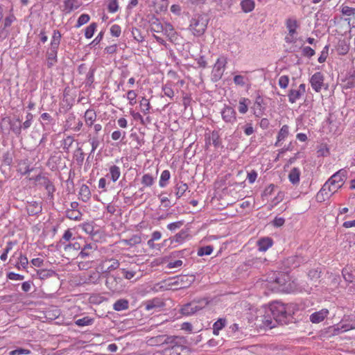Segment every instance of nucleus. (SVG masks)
<instances>
[{
    "instance_id": "864d4df0",
    "label": "nucleus",
    "mask_w": 355,
    "mask_h": 355,
    "mask_svg": "<svg viewBox=\"0 0 355 355\" xmlns=\"http://www.w3.org/2000/svg\"><path fill=\"white\" fill-rule=\"evenodd\" d=\"M110 33L113 37H119L121 33V26L118 24H114L110 28Z\"/></svg>"
},
{
    "instance_id": "ea45409f",
    "label": "nucleus",
    "mask_w": 355,
    "mask_h": 355,
    "mask_svg": "<svg viewBox=\"0 0 355 355\" xmlns=\"http://www.w3.org/2000/svg\"><path fill=\"white\" fill-rule=\"evenodd\" d=\"M171 178V173L168 170H164L162 171L160 179L159 182V184L160 187H165L167 184V182Z\"/></svg>"
},
{
    "instance_id": "a878e982",
    "label": "nucleus",
    "mask_w": 355,
    "mask_h": 355,
    "mask_svg": "<svg viewBox=\"0 0 355 355\" xmlns=\"http://www.w3.org/2000/svg\"><path fill=\"white\" fill-rule=\"evenodd\" d=\"M301 171L299 168L294 167L288 174V180L293 184H297L300 180Z\"/></svg>"
},
{
    "instance_id": "79ce46f5",
    "label": "nucleus",
    "mask_w": 355,
    "mask_h": 355,
    "mask_svg": "<svg viewBox=\"0 0 355 355\" xmlns=\"http://www.w3.org/2000/svg\"><path fill=\"white\" fill-rule=\"evenodd\" d=\"M189 237V234L187 230H181L179 233L176 234L173 240L178 243H183L185 240Z\"/></svg>"
},
{
    "instance_id": "9d476101",
    "label": "nucleus",
    "mask_w": 355,
    "mask_h": 355,
    "mask_svg": "<svg viewBox=\"0 0 355 355\" xmlns=\"http://www.w3.org/2000/svg\"><path fill=\"white\" fill-rule=\"evenodd\" d=\"M143 306H145V309L148 311H158L165 306V302L162 297H154L144 302Z\"/></svg>"
},
{
    "instance_id": "58836bf2",
    "label": "nucleus",
    "mask_w": 355,
    "mask_h": 355,
    "mask_svg": "<svg viewBox=\"0 0 355 355\" xmlns=\"http://www.w3.org/2000/svg\"><path fill=\"white\" fill-rule=\"evenodd\" d=\"M109 171L111 180L114 182L117 181L121 175L120 168L116 165H113L110 167Z\"/></svg>"
},
{
    "instance_id": "09e8293b",
    "label": "nucleus",
    "mask_w": 355,
    "mask_h": 355,
    "mask_svg": "<svg viewBox=\"0 0 355 355\" xmlns=\"http://www.w3.org/2000/svg\"><path fill=\"white\" fill-rule=\"evenodd\" d=\"M171 335H167V334H162V335H159L156 337H154V338H151V341H155V343H159L160 345L162 346V348H164V343H165V341L164 340L166 339V338H169Z\"/></svg>"
},
{
    "instance_id": "052dcab7",
    "label": "nucleus",
    "mask_w": 355,
    "mask_h": 355,
    "mask_svg": "<svg viewBox=\"0 0 355 355\" xmlns=\"http://www.w3.org/2000/svg\"><path fill=\"white\" fill-rule=\"evenodd\" d=\"M15 20V17L13 15H10L6 17L3 21V28H6L11 26L12 23Z\"/></svg>"
},
{
    "instance_id": "9b49d317",
    "label": "nucleus",
    "mask_w": 355,
    "mask_h": 355,
    "mask_svg": "<svg viewBox=\"0 0 355 355\" xmlns=\"http://www.w3.org/2000/svg\"><path fill=\"white\" fill-rule=\"evenodd\" d=\"M306 93V85L300 84L296 88H291L288 94V101L291 103H295Z\"/></svg>"
},
{
    "instance_id": "a18cd8bd",
    "label": "nucleus",
    "mask_w": 355,
    "mask_h": 355,
    "mask_svg": "<svg viewBox=\"0 0 355 355\" xmlns=\"http://www.w3.org/2000/svg\"><path fill=\"white\" fill-rule=\"evenodd\" d=\"M119 9V2L117 0H109L107 3V10L110 13H115Z\"/></svg>"
},
{
    "instance_id": "393cba45",
    "label": "nucleus",
    "mask_w": 355,
    "mask_h": 355,
    "mask_svg": "<svg viewBox=\"0 0 355 355\" xmlns=\"http://www.w3.org/2000/svg\"><path fill=\"white\" fill-rule=\"evenodd\" d=\"M61 40V34L58 30H54L52 39L51 41L50 50H55L58 51Z\"/></svg>"
},
{
    "instance_id": "1a4fd4ad",
    "label": "nucleus",
    "mask_w": 355,
    "mask_h": 355,
    "mask_svg": "<svg viewBox=\"0 0 355 355\" xmlns=\"http://www.w3.org/2000/svg\"><path fill=\"white\" fill-rule=\"evenodd\" d=\"M119 266V262L115 259H105L103 261L97 268L98 272L101 273L110 272Z\"/></svg>"
},
{
    "instance_id": "e433bc0d",
    "label": "nucleus",
    "mask_w": 355,
    "mask_h": 355,
    "mask_svg": "<svg viewBox=\"0 0 355 355\" xmlns=\"http://www.w3.org/2000/svg\"><path fill=\"white\" fill-rule=\"evenodd\" d=\"M250 101L247 98H241L239 102L238 110L241 114H245L248 110Z\"/></svg>"
},
{
    "instance_id": "473e14b6",
    "label": "nucleus",
    "mask_w": 355,
    "mask_h": 355,
    "mask_svg": "<svg viewBox=\"0 0 355 355\" xmlns=\"http://www.w3.org/2000/svg\"><path fill=\"white\" fill-rule=\"evenodd\" d=\"M58 51L55 50H49L47 52L46 64L49 68L52 67L57 62Z\"/></svg>"
},
{
    "instance_id": "72a5a7b5",
    "label": "nucleus",
    "mask_w": 355,
    "mask_h": 355,
    "mask_svg": "<svg viewBox=\"0 0 355 355\" xmlns=\"http://www.w3.org/2000/svg\"><path fill=\"white\" fill-rule=\"evenodd\" d=\"M139 106L141 112L146 115L150 113V110L151 109V105L150 101L145 97H142L141 100L139 102Z\"/></svg>"
},
{
    "instance_id": "c03bdc74",
    "label": "nucleus",
    "mask_w": 355,
    "mask_h": 355,
    "mask_svg": "<svg viewBox=\"0 0 355 355\" xmlns=\"http://www.w3.org/2000/svg\"><path fill=\"white\" fill-rule=\"evenodd\" d=\"M340 327H338L337 329H335V331H338V332H345L351 329H355V322L352 323H343V321L338 324Z\"/></svg>"
},
{
    "instance_id": "6e6d98bb",
    "label": "nucleus",
    "mask_w": 355,
    "mask_h": 355,
    "mask_svg": "<svg viewBox=\"0 0 355 355\" xmlns=\"http://www.w3.org/2000/svg\"><path fill=\"white\" fill-rule=\"evenodd\" d=\"M125 137V132H122L121 130H114L112 135V139L114 141L119 140L120 139H123Z\"/></svg>"
},
{
    "instance_id": "49530a36",
    "label": "nucleus",
    "mask_w": 355,
    "mask_h": 355,
    "mask_svg": "<svg viewBox=\"0 0 355 355\" xmlns=\"http://www.w3.org/2000/svg\"><path fill=\"white\" fill-rule=\"evenodd\" d=\"M154 180L150 174H144L141 178V184L144 187H151L154 184Z\"/></svg>"
},
{
    "instance_id": "f257e3e1",
    "label": "nucleus",
    "mask_w": 355,
    "mask_h": 355,
    "mask_svg": "<svg viewBox=\"0 0 355 355\" xmlns=\"http://www.w3.org/2000/svg\"><path fill=\"white\" fill-rule=\"evenodd\" d=\"M269 310L278 324H288L295 322L297 318L296 314L300 311L299 306L296 304H283L279 302H275L270 304Z\"/></svg>"
},
{
    "instance_id": "b1692460",
    "label": "nucleus",
    "mask_w": 355,
    "mask_h": 355,
    "mask_svg": "<svg viewBox=\"0 0 355 355\" xmlns=\"http://www.w3.org/2000/svg\"><path fill=\"white\" fill-rule=\"evenodd\" d=\"M336 51L340 55H346L349 51V44L346 40H340L336 47Z\"/></svg>"
},
{
    "instance_id": "bb28decb",
    "label": "nucleus",
    "mask_w": 355,
    "mask_h": 355,
    "mask_svg": "<svg viewBox=\"0 0 355 355\" xmlns=\"http://www.w3.org/2000/svg\"><path fill=\"white\" fill-rule=\"evenodd\" d=\"M150 23V31L157 33L163 32L164 24H162L157 18L153 17Z\"/></svg>"
},
{
    "instance_id": "c9c22d12",
    "label": "nucleus",
    "mask_w": 355,
    "mask_h": 355,
    "mask_svg": "<svg viewBox=\"0 0 355 355\" xmlns=\"http://www.w3.org/2000/svg\"><path fill=\"white\" fill-rule=\"evenodd\" d=\"M226 320L225 318H219L213 324V334L218 336L220 330L224 328L226 325Z\"/></svg>"
},
{
    "instance_id": "f3484780",
    "label": "nucleus",
    "mask_w": 355,
    "mask_h": 355,
    "mask_svg": "<svg viewBox=\"0 0 355 355\" xmlns=\"http://www.w3.org/2000/svg\"><path fill=\"white\" fill-rule=\"evenodd\" d=\"M272 277L270 278V282L277 284L279 286H284L288 280V275L286 273L278 272H272Z\"/></svg>"
},
{
    "instance_id": "cd10ccee",
    "label": "nucleus",
    "mask_w": 355,
    "mask_h": 355,
    "mask_svg": "<svg viewBox=\"0 0 355 355\" xmlns=\"http://www.w3.org/2000/svg\"><path fill=\"white\" fill-rule=\"evenodd\" d=\"M289 135V127L287 125H284L279 130L277 137V141L275 142V146H278L279 143L284 141L285 139Z\"/></svg>"
},
{
    "instance_id": "680f3d73",
    "label": "nucleus",
    "mask_w": 355,
    "mask_h": 355,
    "mask_svg": "<svg viewBox=\"0 0 355 355\" xmlns=\"http://www.w3.org/2000/svg\"><path fill=\"white\" fill-rule=\"evenodd\" d=\"M183 221L171 223L167 225V228L171 231H174L177 229H179L182 225H183Z\"/></svg>"
},
{
    "instance_id": "a19ab883",
    "label": "nucleus",
    "mask_w": 355,
    "mask_h": 355,
    "mask_svg": "<svg viewBox=\"0 0 355 355\" xmlns=\"http://www.w3.org/2000/svg\"><path fill=\"white\" fill-rule=\"evenodd\" d=\"M66 216L69 219L78 220L80 219L81 213L78 209H67L66 211Z\"/></svg>"
},
{
    "instance_id": "f8f14e48",
    "label": "nucleus",
    "mask_w": 355,
    "mask_h": 355,
    "mask_svg": "<svg viewBox=\"0 0 355 355\" xmlns=\"http://www.w3.org/2000/svg\"><path fill=\"white\" fill-rule=\"evenodd\" d=\"M35 180L38 182V184L44 187L49 196L53 198L55 189L53 182L48 178L38 175L36 176Z\"/></svg>"
},
{
    "instance_id": "7ed1b4c3",
    "label": "nucleus",
    "mask_w": 355,
    "mask_h": 355,
    "mask_svg": "<svg viewBox=\"0 0 355 355\" xmlns=\"http://www.w3.org/2000/svg\"><path fill=\"white\" fill-rule=\"evenodd\" d=\"M214 299L208 297L194 299L192 302L184 304L181 308V313L184 315H191L200 310H202L207 304H209Z\"/></svg>"
},
{
    "instance_id": "2eb2a0df",
    "label": "nucleus",
    "mask_w": 355,
    "mask_h": 355,
    "mask_svg": "<svg viewBox=\"0 0 355 355\" xmlns=\"http://www.w3.org/2000/svg\"><path fill=\"white\" fill-rule=\"evenodd\" d=\"M261 322L262 324L261 327H263L264 329H271L275 327L277 324H278L277 321L272 318V314L269 309L266 311L265 315L262 317Z\"/></svg>"
},
{
    "instance_id": "39448f33",
    "label": "nucleus",
    "mask_w": 355,
    "mask_h": 355,
    "mask_svg": "<svg viewBox=\"0 0 355 355\" xmlns=\"http://www.w3.org/2000/svg\"><path fill=\"white\" fill-rule=\"evenodd\" d=\"M346 175V171L340 169L334 173L324 184L327 185L329 191L335 193L343 186Z\"/></svg>"
},
{
    "instance_id": "69168bd1",
    "label": "nucleus",
    "mask_w": 355,
    "mask_h": 355,
    "mask_svg": "<svg viewBox=\"0 0 355 355\" xmlns=\"http://www.w3.org/2000/svg\"><path fill=\"white\" fill-rule=\"evenodd\" d=\"M328 46H326L324 49L321 52L320 55L318 58V62L320 63H323L326 61L327 55H328Z\"/></svg>"
},
{
    "instance_id": "aec40b11",
    "label": "nucleus",
    "mask_w": 355,
    "mask_h": 355,
    "mask_svg": "<svg viewBox=\"0 0 355 355\" xmlns=\"http://www.w3.org/2000/svg\"><path fill=\"white\" fill-rule=\"evenodd\" d=\"M334 193L329 191L327 185H323L317 193L315 198L317 202H322L328 200Z\"/></svg>"
},
{
    "instance_id": "5fc2aeb1",
    "label": "nucleus",
    "mask_w": 355,
    "mask_h": 355,
    "mask_svg": "<svg viewBox=\"0 0 355 355\" xmlns=\"http://www.w3.org/2000/svg\"><path fill=\"white\" fill-rule=\"evenodd\" d=\"M279 85L282 89H286L289 83V78L288 76H282L279 78Z\"/></svg>"
},
{
    "instance_id": "c756f323",
    "label": "nucleus",
    "mask_w": 355,
    "mask_h": 355,
    "mask_svg": "<svg viewBox=\"0 0 355 355\" xmlns=\"http://www.w3.org/2000/svg\"><path fill=\"white\" fill-rule=\"evenodd\" d=\"M189 189V186L187 183L180 182L175 187V196L178 199L180 198L186 191Z\"/></svg>"
},
{
    "instance_id": "4d7b16f0",
    "label": "nucleus",
    "mask_w": 355,
    "mask_h": 355,
    "mask_svg": "<svg viewBox=\"0 0 355 355\" xmlns=\"http://www.w3.org/2000/svg\"><path fill=\"white\" fill-rule=\"evenodd\" d=\"M44 260L42 258L37 257L31 260V264L33 267L40 268L44 266Z\"/></svg>"
},
{
    "instance_id": "423d86ee",
    "label": "nucleus",
    "mask_w": 355,
    "mask_h": 355,
    "mask_svg": "<svg viewBox=\"0 0 355 355\" xmlns=\"http://www.w3.org/2000/svg\"><path fill=\"white\" fill-rule=\"evenodd\" d=\"M285 26L288 33L284 37V41L287 44H295L297 40V31L300 26L299 21L294 17H289L286 19Z\"/></svg>"
},
{
    "instance_id": "bf43d9fd",
    "label": "nucleus",
    "mask_w": 355,
    "mask_h": 355,
    "mask_svg": "<svg viewBox=\"0 0 355 355\" xmlns=\"http://www.w3.org/2000/svg\"><path fill=\"white\" fill-rule=\"evenodd\" d=\"M302 53L304 56L311 58L315 53V51L310 46H304L302 49Z\"/></svg>"
},
{
    "instance_id": "2f4dec72",
    "label": "nucleus",
    "mask_w": 355,
    "mask_h": 355,
    "mask_svg": "<svg viewBox=\"0 0 355 355\" xmlns=\"http://www.w3.org/2000/svg\"><path fill=\"white\" fill-rule=\"evenodd\" d=\"M37 275L41 279H45L50 277H57V273L53 270L41 269L37 271Z\"/></svg>"
},
{
    "instance_id": "f704fd0d",
    "label": "nucleus",
    "mask_w": 355,
    "mask_h": 355,
    "mask_svg": "<svg viewBox=\"0 0 355 355\" xmlns=\"http://www.w3.org/2000/svg\"><path fill=\"white\" fill-rule=\"evenodd\" d=\"M343 276L346 282L353 283L355 282V275L352 273L351 267L346 266L343 269Z\"/></svg>"
},
{
    "instance_id": "4be33fe9",
    "label": "nucleus",
    "mask_w": 355,
    "mask_h": 355,
    "mask_svg": "<svg viewBox=\"0 0 355 355\" xmlns=\"http://www.w3.org/2000/svg\"><path fill=\"white\" fill-rule=\"evenodd\" d=\"M154 11L157 14L166 12L168 7V0H155L153 2Z\"/></svg>"
},
{
    "instance_id": "37998d69",
    "label": "nucleus",
    "mask_w": 355,
    "mask_h": 355,
    "mask_svg": "<svg viewBox=\"0 0 355 355\" xmlns=\"http://www.w3.org/2000/svg\"><path fill=\"white\" fill-rule=\"evenodd\" d=\"M137 93L132 89L128 90L126 93V98L130 105L133 106L137 103Z\"/></svg>"
},
{
    "instance_id": "4468645a",
    "label": "nucleus",
    "mask_w": 355,
    "mask_h": 355,
    "mask_svg": "<svg viewBox=\"0 0 355 355\" xmlns=\"http://www.w3.org/2000/svg\"><path fill=\"white\" fill-rule=\"evenodd\" d=\"M218 147L220 145V136L217 131H212L205 135V146L208 148L210 146Z\"/></svg>"
},
{
    "instance_id": "0e129e2a",
    "label": "nucleus",
    "mask_w": 355,
    "mask_h": 355,
    "mask_svg": "<svg viewBox=\"0 0 355 355\" xmlns=\"http://www.w3.org/2000/svg\"><path fill=\"white\" fill-rule=\"evenodd\" d=\"M17 244V241H9L6 243V245L3 250V252H5L6 253H9L12 250V248H14V246H15Z\"/></svg>"
},
{
    "instance_id": "de8ad7c7",
    "label": "nucleus",
    "mask_w": 355,
    "mask_h": 355,
    "mask_svg": "<svg viewBox=\"0 0 355 355\" xmlns=\"http://www.w3.org/2000/svg\"><path fill=\"white\" fill-rule=\"evenodd\" d=\"M213 247L211 245H207L205 247H201L198 250V255L200 257L204 256V255H209L213 252Z\"/></svg>"
},
{
    "instance_id": "5701e85b",
    "label": "nucleus",
    "mask_w": 355,
    "mask_h": 355,
    "mask_svg": "<svg viewBox=\"0 0 355 355\" xmlns=\"http://www.w3.org/2000/svg\"><path fill=\"white\" fill-rule=\"evenodd\" d=\"M28 259L27 257L20 253L15 263V268L19 270H27L28 266Z\"/></svg>"
},
{
    "instance_id": "6ab92c4d",
    "label": "nucleus",
    "mask_w": 355,
    "mask_h": 355,
    "mask_svg": "<svg viewBox=\"0 0 355 355\" xmlns=\"http://www.w3.org/2000/svg\"><path fill=\"white\" fill-rule=\"evenodd\" d=\"M328 314L329 310L327 309H322L319 311L312 313L310 315L309 319L312 323L317 324L323 321L327 317Z\"/></svg>"
},
{
    "instance_id": "e2e57ef3",
    "label": "nucleus",
    "mask_w": 355,
    "mask_h": 355,
    "mask_svg": "<svg viewBox=\"0 0 355 355\" xmlns=\"http://www.w3.org/2000/svg\"><path fill=\"white\" fill-rule=\"evenodd\" d=\"M257 176H258V174H257V171H255L254 170H252L250 172H249L247 175V179H248L249 183H250V184L254 183L256 181Z\"/></svg>"
},
{
    "instance_id": "412c9836",
    "label": "nucleus",
    "mask_w": 355,
    "mask_h": 355,
    "mask_svg": "<svg viewBox=\"0 0 355 355\" xmlns=\"http://www.w3.org/2000/svg\"><path fill=\"white\" fill-rule=\"evenodd\" d=\"M171 42H173L177 39V32L170 23H164L162 32Z\"/></svg>"
},
{
    "instance_id": "6e6552de",
    "label": "nucleus",
    "mask_w": 355,
    "mask_h": 355,
    "mask_svg": "<svg viewBox=\"0 0 355 355\" xmlns=\"http://www.w3.org/2000/svg\"><path fill=\"white\" fill-rule=\"evenodd\" d=\"M309 82L315 92H320L324 85V76L322 72H315L310 78Z\"/></svg>"
},
{
    "instance_id": "f03ea898",
    "label": "nucleus",
    "mask_w": 355,
    "mask_h": 355,
    "mask_svg": "<svg viewBox=\"0 0 355 355\" xmlns=\"http://www.w3.org/2000/svg\"><path fill=\"white\" fill-rule=\"evenodd\" d=\"M164 340L166 341L161 351L162 355H190L191 349L186 337L173 335Z\"/></svg>"
},
{
    "instance_id": "603ef678",
    "label": "nucleus",
    "mask_w": 355,
    "mask_h": 355,
    "mask_svg": "<svg viewBox=\"0 0 355 355\" xmlns=\"http://www.w3.org/2000/svg\"><path fill=\"white\" fill-rule=\"evenodd\" d=\"M88 21H89V15L87 14H83L79 17V18L77 21L76 27L79 28L81 26L87 24Z\"/></svg>"
},
{
    "instance_id": "c85d7f7f",
    "label": "nucleus",
    "mask_w": 355,
    "mask_h": 355,
    "mask_svg": "<svg viewBox=\"0 0 355 355\" xmlns=\"http://www.w3.org/2000/svg\"><path fill=\"white\" fill-rule=\"evenodd\" d=\"M240 6L243 12L248 13L254 9L255 2L254 0H242Z\"/></svg>"
},
{
    "instance_id": "ddd939ff",
    "label": "nucleus",
    "mask_w": 355,
    "mask_h": 355,
    "mask_svg": "<svg viewBox=\"0 0 355 355\" xmlns=\"http://www.w3.org/2000/svg\"><path fill=\"white\" fill-rule=\"evenodd\" d=\"M221 116L225 123H234L236 121V112L230 106H225L222 110Z\"/></svg>"
},
{
    "instance_id": "8fccbe9b",
    "label": "nucleus",
    "mask_w": 355,
    "mask_h": 355,
    "mask_svg": "<svg viewBox=\"0 0 355 355\" xmlns=\"http://www.w3.org/2000/svg\"><path fill=\"white\" fill-rule=\"evenodd\" d=\"M341 12L343 15H347L349 17L353 16L355 15V8L343 5L341 7Z\"/></svg>"
},
{
    "instance_id": "338daca9",
    "label": "nucleus",
    "mask_w": 355,
    "mask_h": 355,
    "mask_svg": "<svg viewBox=\"0 0 355 355\" xmlns=\"http://www.w3.org/2000/svg\"><path fill=\"white\" fill-rule=\"evenodd\" d=\"M318 155L321 156H327L329 154V148H327V145H322L321 146L320 148L318 150Z\"/></svg>"
},
{
    "instance_id": "a211bd4d",
    "label": "nucleus",
    "mask_w": 355,
    "mask_h": 355,
    "mask_svg": "<svg viewBox=\"0 0 355 355\" xmlns=\"http://www.w3.org/2000/svg\"><path fill=\"white\" fill-rule=\"evenodd\" d=\"M257 245L259 252H266L273 245V240L268 236L260 238Z\"/></svg>"
},
{
    "instance_id": "774afa93",
    "label": "nucleus",
    "mask_w": 355,
    "mask_h": 355,
    "mask_svg": "<svg viewBox=\"0 0 355 355\" xmlns=\"http://www.w3.org/2000/svg\"><path fill=\"white\" fill-rule=\"evenodd\" d=\"M234 83L237 85L243 86L245 85L244 77L241 75H236L234 77Z\"/></svg>"
},
{
    "instance_id": "13d9d810",
    "label": "nucleus",
    "mask_w": 355,
    "mask_h": 355,
    "mask_svg": "<svg viewBox=\"0 0 355 355\" xmlns=\"http://www.w3.org/2000/svg\"><path fill=\"white\" fill-rule=\"evenodd\" d=\"M31 351L29 349L19 348L15 350L10 351L9 355H21V354H29Z\"/></svg>"
},
{
    "instance_id": "4c0bfd02",
    "label": "nucleus",
    "mask_w": 355,
    "mask_h": 355,
    "mask_svg": "<svg viewBox=\"0 0 355 355\" xmlns=\"http://www.w3.org/2000/svg\"><path fill=\"white\" fill-rule=\"evenodd\" d=\"M263 98L261 96H257L254 105V114L257 116H259L263 114Z\"/></svg>"
},
{
    "instance_id": "0eeeda50",
    "label": "nucleus",
    "mask_w": 355,
    "mask_h": 355,
    "mask_svg": "<svg viewBox=\"0 0 355 355\" xmlns=\"http://www.w3.org/2000/svg\"><path fill=\"white\" fill-rule=\"evenodd\" d=\"M227 58L225 56L219 57L214 65L212 73L216 80H220L225 70Z\"/></svg>"
},
{
    "instance_id": "20e7f679",
    "label": "nucleus",
    "mask_w": 355,
    "mask_h": 355,
    "mask_svg": "<svg viewBox=\"0 0 355 355\" xmlns=\"http://www.w3.org/2000/svg\"><path fill=\"white\" fill-rule=\"evenodd\" d=\"M208 21L209 20L206 17L197 15L191 19L189 29L194 36L200 37L205 33Z\"/></svg>"
},
{
    "instance_id": "dca6fc26",
    "label": "nucleus",
    "mask_w": 355,
    "mask_h": 355,
    "mask_svg": "<svg viewBox=\"0 0 355 355\" xmlns=\"http://www.w3.org/2000/svg\"><path fill=\"white\" fill-rule=\"evenodd\" d=\"M83 4L82 0H64L62 6V11L69 14L78 9Z\"/></svg>"
},
{
    "instance_id": "3c124183",
    "label": "nucleus",
    "mask_w": 355,
    "mask_h": 355,
    "mask_svg": "<svg viewBox=\"0 0 355 355\" xmlns=\"http://www.w3.org/2000/svg\"><path fill=\"white\" fill-rule=\"evenodd\" d=\"M162 90L165 96L169 97L170 98H173L174 96V91L172 89L171 85L168 84H166L163 86Z\"/></svg>"
},
{
    "instance_id": "7c9ffc66",
    "label": "nucleus",
    "mask_w": 355,
    "mask_h": 355,
    "mask_svg": "<svg viewBox=\"0 0 355 355\" xmlns=\"http://www.w3.org/2000/svg\"><path fill=\"white\" fill-rule=\"evenodd\" d=\"M129 307V302L125 299H119L113 304V309L116 311H121L128 309Z\"/></svg>"
}]
</instances>
